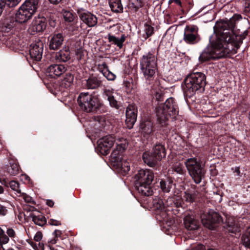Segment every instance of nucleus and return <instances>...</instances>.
<instances>
[{
    "instance_id": "11",
    "label": "nucleus",
    "mask_w": 250,
    "mask_h": 250,
    "mask_svg": "<svg viewBox=\"0 0 250 250\" xmlns=\"http://www.w3.org/2000/svg\"><path fill=\"white\" fill-rule=\"evenodd\" d=\"M185 165L194 182L196 184H199L205 174V170L202 166L201 161L198 160L196 157L189 158L185 160Z\"/></svg>"
},
{
    "instance_id": "57",
    "label": "nucleus",
    "mask_w": 250,
    "mask_h": 250,
    "mask_svg": "<svg viewBox=\"0 0 250 250\" xmlns=\"http://www.w3.org/2000/svg\"><path fill=\"white\" fill-rule=\"evenodd\" d=\"M42 238V234L41 231H38L34 236V239L36 242H40Z\"/></svg>"
},
{
    "instance_id": "4",
    "label": "nucleus",
    "mask_w": 250,
    "mask_h": 250,
    "mask_svg": "<svg viewBox=\"0 0 250 250\" xmlns=\"http://www.w3.org/2000/svg\"><path fill=\"white\" fill-rule=\"evenodd\" d=\"M77 102L81 108L86 112L101 114L107 111V107L98 95L94 93H81L78 97Z\"/></svg>"
},
{
    "instance_id": "15",
    "label": "nucleus",
    "mask_w": 250,
    "mask_h": 250,
    "mask_svg": "<svg viewBox=\"0 0 250 250\" xmlns=\"http://www.w3.org/2000/svg\"><path fill=\"white\" fill-rule=\"evenodd\" d=\"M64 35L62 33L54 32L48 37V45L51 50L60 49L64 41Z\"/></svg>"
},
{
    "instance_id": "6",
    "label": "nucleus",
    "mask_w": 250,
    "mask_h": 250,
    "mask_svg": "<svg viewBox=\"0 0 250 250\" xmlns=\"http://www.w3.org/2000/svg\"><path fill=\"white\" fill-rule=\"evenodd\" d=\"M140 69L146 82H153L158 70L157 56L155 50H151L143 55L140 60Z\"/></svg>"
},
{
    "instance_id": "60",
    "label": "nucleus",
    "mask_w": 250,
    "mask_h": 250,
    "mask_svg": "<svg viewBox=\"0 0 250 250\" xmlns=\"http://www.w3.org/2000/svg\"><path fill=\"white\" fill-rule=\"evenodd\" d=\"M7 233L10 237H14L15 236V232L12 228H9L7 230Z\"/></svg>"
},
{
    "instance_id": "28",
    "label": "nucleus",
    "mask_w": 250,
    "mask_h": 250,
    "mask_svg": "<svg viewBox=\"0 0 250 250\" xmlns=\"http://www.w3.org/2000/svg\"><path fill=\"white\" fill-rule=\"evenodd\" d=\"M173 186H174V184L171 177H167L160 180V188L164 193H169Z\"/></svg>"
},
{
    "instance_id": "38",
    "label": "nucleus",
    "mask_w": 250,
    "mask_h": 250,
    "mask_svg": "<svg viewBox=\"0 0 250 250\" xmlns=\"http://www.w3.org/2000/svg\"><path fill=\"white\" fill-rule=\"evenodd\" d=\"M197 196V194L196 191L189 190L184 192L182 199L183 201L184 200L187 203L191 204L195 202Z\"/></svg>"
},
{
    "instance_id": "43",
    "label": "nucleus",
    "mask_w": 250,
    "mask_h": 250,
    "mask_svg": "<svg viewBox=\"0 0 250 250\" xmlns=\"http://www.w3.org/2000/svg\"><path fill=\"white\" fill-rule=\"evenodd\" d=\"M67 29L69 31L71 32L73 34H77L79 29L78 20L70 22V24L68 25Z\"/></svg>"
},
{
    "instance_id": "33",
    "label": "nucleus",
    "mask_w": 250,
    "mask_h": 250,
    "mask_svg": "<svg viewBox=\"0 0 250 250\" xmlns=\"http://www.w3.org/2000/svg\"><path fill=\"white\" fill-rule=\"evenodd\" d=\"M126 36L125 34H123L120 38H117L116 37L108 34V39L109 42L116 45L120 49L122 48L123 46V43L125 42L126 39Z\"/></svg>"
},
{
    "instance_id": "23",
    "label": "nucleus",
    "mask_w": 250,
    "mask_h": 250,
    "mask_svg": "<svg viewBox=\"0 0 250 250\" xmlns=\"http://www.w3.org/2000/svg\"><path fill=\"white\" fill-rule=\"evenodd\" d=\"M169 202H170V204L171 205L169 207L171 208V210L173 214L176 215L180 213L181 209H183L184 202L182 197L177 196L171 198L169 199Z\"/></svg>"
},
{
    "instance_id": "21",
    "label": "nucleus",
    "mask_w": 250,
    "mask_h": 250,
    "mask_svg": "<svg viewBox=\"0 0 250 250\" xmlns=\"http://www.w3.org/2000/svg\"><path fill=\"white\" fill-rule=\"evenodd\" d=\"M33 15L34 14L22 4L15 14V19L19 23H24L30 20Z\"/></svg>"
},
{
    "instance_id": "54",
    "label": "nucleus",
    "mask_w": 250,
    "mask_h": 250,
    "mask_svg": "<svg viewBox=\"0 0 250 250\" xmlns=\"http://www.w3.org/2000/svg\"><path fill=\"white\" fill-rule=\"evenodd\" d=\"M9 240L8 237L5 234L0 236V243L1 245L7 244Z\"/></svg>"
},
{
    "instance_id": "26",
    "label": "nucleus",
    "mask_w": 250,
    "mask_h": 250,
    "mask_svg": "<svg viewBox=\"0 0 250 250\" xmlns=\"http://www.w3.org/2000/svg\"><path fill=\"white\" fill-rule=\"evenodd\" d=\"M151 152L161 160L166 156L165 145L160 142H157L153 145Z\"/></svg>"
},
{
    "instance_id": "35",
    "label": "nucleus",
    "mask_w": 250,
    "mask_h": 250,
    "mask_svg": "<svg viewBox=\"0 0 250 250\" xmlns=\"http://www.w3.org/2000/svg\"><path fill=\"white\" fill-rule=\"evenodd\" d=\"M4 39L5 40V44L10 48H16L20 44L19 38L15 35H9Z\"/></svg>"
},
{
    "instance_id": "41",
    "label": "nucleus",
    "mask_w": 250,
    "mask_h": 250,
    "mask_svg": "<svg viewBox=\"0 0 250 250\" xmlns=\"http://www.w3.org/2000/svg\"><path fill=\"white\" fill-rule=\"evenodd\" d=\"M144 27L145 33L143 35V37L146 40L150 37H151V36H152L153 34L154 33V27H153L151 25L149 24L147 22L145 24Z\"/></svg>"
},
{
    "instance_id": "64",
    "label": "nucleus",
    "mask_w": 250,
    "mask_h": 250,
    "mask_svg": "<svg viewBox=\"0 0 250 250\" xmlns=\"http://www.w3.org/2000/svg\"><path fill=\"white\" fill-rule=\"evenodd\" d=\"M210 174L212 176H215L218 174V171L215 168L210 169Z\"/></svg>"
},
{
    "instance_id": "31",
    "label": "nucleus",
    "mask_w": 250,
    "mask_h": 250,
    "mask_svg": "<svg viewBox=\"0 0 250 250\" xmlns=\"http://www.w3.org/2000/svg\"><path fill=\"white\" fill-rule=\"evenodd\" d=\"M9 166H8L7 170L10 175L15 176L19 173L20 167L18 162L13 159L9 161Z\"/></svg>"
},
{
    "instance_id": "24",
    "label": "nucleus",
    "mask_w": 250,
    "mask_h": 250,
    "mask_svg": "<svg viewBox=\"0 0 250 250\" xmlns=\"http://www.w3.org/2000/svg\"><path fill=\"white\" fill-rule=\"evenodd\" d=\"M127 145L126 143H121L117 144L116 148L114 149L111 154V159L113 163H115L119 160L123 159V153L126 148Z\"/></svg>"
},
{
    "instance_id": "44",
    "label": "nucleus",
    "mask_w": 250,
    "mask_h": 250,
    "mask_svg": "<svg viewBox=\"0 0 250 250\" xmlns=\"http://www.w3.org/2000/svg\"><path fill=\"white\" fill-rule=\"evenodd\" d=\"M109 103V105L112 108H114L117 110L121 109L122 107V104L121 102L118 101L114 96L111 99L108 101Z\"/></svg>"
},
{
    "instance_id": "2",
    "label": "nucleus",
    "mask_w": 250,
    "mask_h": 250,
    "mask_svg": "<svg viewBox=\"0 0 250 250\" xmlns=\"http://www.w3.org/2000/svg\"><path fill=\"white\" fill-rule=\"evenodd\" d=\"M200 218L204 226L210 230H215L221 224H224L223 227L229 232L236 234L238 229L232 219H227L226 222L224 223L220 213L213 209L203 212Z\"/></svg>"
},
{
    "instance_id": "34",
    "label": "nucleus",
    "mask_w": 250,
    "mask_h": 250,
    "mask_svg": "<svg viewBox=\"0 0 250 250\" xmlns=\"http://www.w3.org/2000/svg\"><path fill=\"white\" fill-rule=\"evenodd\" d=\"M62 14L65 22L70 23L78 20L77 14L72 10H62Z\"/></svg>"
},
{
    "instance_id": "50",
    "label": "nucleus",
    "mask_w": 250,
    "mask_h": 250,
    "mask_svg": "<svg viewBox=\"0 0 250 250\" xmlns=\"http://www.w3.org/2000/svg\"><path fill=\"white\" fill-rule=\"evenodd\" d=\"M21 194L22 196L26 203H31L34 205H36V202L32 199L31 196L24 193H22Z\"/></svg>"
},
{
    "instance_id": "10",
    "label": "nucleus",
    "mask_w": 250,
    "mask_h": 250,
    "mask_svg": "<svg viewBox=\"0 0 250 250\" xmlns=\"http://www.w3.org/2000/svg\"><path fill=\"white\" fill-rule=\"evenodd\" d=\"M242 19V16L240 15H234L229 20H227L226 21H222L218 23V26L219 27H221L223 31L225 32V34L228 35V36L231 37V38L234 39V41H238L239 42V38L242 39V43L243 41L250 34V29L245 30L240 35H236L233 32V30L235 27L236 21Z\"/></svg>"
},
{
    "instance_id": "55",
    "label": "nucleus",
    "mask_w": 250,
    "mask_h": 250,
    "mask_svg": "<svg viewBox=\"0 0 250 250\" xmlns=\"http://www.w3.org/2000/svg\"><path fill=\"white\" fill-rule=\"evenodd\" d=\"M95 121L98 122L100 124H103L105 122L104 118L102 115H97L93 117Z\"/></svg>"
},
{
    "instance_id": "20",
    "label": "nucleus",
    "mask_w": 250,
    "mask_h": 250,
    "mask_svg": "<svg viewBox=\"0 0 250 250\" xmlns=\"http://www.w3.org/2000/svg\"><path fill=\"white\" fill-rule=\"evenodd\" d=\"M43 50V43L41 41L32 43L29 49L30 58L33 61H40L42 58Z\"/></svg>"
},
{
    "instance_id": "49",
    "label": "nucleus",
    "mask_w": 250,
    "mask_h": 250,
    "mask_svg": "<svg viewBox=\"0 0 250 250\" xmlns=\"http://www.w3.org/2000/svg\"><path fill=\"white\" fill-rule=\"evenodd\" d=\"M103 76L108 81H114L116 77V75L109 70H105V72L103 73Z\"/></svg>"
},
{
    "instance_id": "19",
    "label": "nucleus",
    "mask_w": 250,
    "mask_h": 250,
    "mask_svg": "<svg viewBox=\"0 0 250 250\" xmlns=\"http://www.w3.org/2000/svg\"><path fill=\"white\" fill-rule=\"evenodd\" d=\"M102 77L97 73L90 74L84 83L87 89H98L103 85Z\"/></svg>"
},
{
    "instance_id": "27",
    "label": "nucleus",
    "mask_w": 250,
    "mask_h": 250,
    "mask_svg": "<svg viewBox=\"0 0 250 250\" xmlns=\"http://www.w3.org/2000/svg\"><path fill=\"white\" fill-rule=\"evenodd\" d=\"M184 223L185 228L189 230H196L199 227L197 221L190 214H188L184 217Z\"/></svg>"
},
{
    "instance_id": "14",
    "label": "nucleus",
    "mask_w": 250,
    "mask_h": 250,
    "mask_svg": "<svg viewBox=\"0 0 250 250\" xmlns=\"http://www.w3.org/2000/svg\"><path fill=\"white\" fill-rule=\"evenodd\" d=\"M47 26V19L43 16L35 17L28 31L31 35L42 33Z\"/></svg>"
},
{
    "instance_id": "59",
    "label": "nucleus",
    "mask_w": 250,
    "mask_h": 250,
    "mask_svg": "<svg viewBox=\"0 0 250 250\" xmlns=\"http://www.w3.org/2000/svg\"><path fill=\"white\" fill-rule=\"evenodd\" d=\"M231 170L233 171L234 173H236V175L239 177H242V173H241L240 170V167H232Z\"/></svg>"
},
{
    "instance_id": "37",
    "label": "nucleus",
    "mask_w": 250,
    "mask_h": 250,
    "mask_svg": "<svg viewBox=\"0 0 250 250\" xmlns=\"http://www.w3.org/2000/svg\"><path fill=\"white\" fill-rule=\"evenodd\" d=\"M108 2L113 12L116 13L123 12V7L121 3V0H108Z\"/></svg>"
},
{
    "instance_id": "36",
    "label": "nucleus",
    "mask_w": 250,
    "mask_h": 250,
    "mask_svg": "<svg viewBox=\"0 0 250 250\" xmlns=\"http://www.w3.org/2000/svg\"><path fill=\"white\" fill-rule=\"evenodd\" d=\"M22 4L34 15L39 6V0H26Z\"/></svg>"
},
{
    "instance_id": "32",
    "label": "nucleus",
    "mask_w": 250,
    "mask_h": 250,
    "mask_svg": "<svg viewBox=\"0 0 250 250\" xmlns=\"http://www.w3.org/2000/svg\"><path fill=\"white\" fill-rule=\"evenodd\" d=\"M14 22L9 21L8 20H5L1 26V31L5 34L7 33L8 35L3 34V36L7 37V36L11 35L14 31Z\"/></svg>"
},
{
    "instance_id": "12",
    "label": "nucleus",
    "mask_w": 250,
    "mask_h": 250,
    "mask_svg": "<svg viewBox=\"0 0 250 250\" xmlns=\"http://www.w3.org/2000/svg\"><path fill=\"white\" fill-rule=\"evenodd\" d=\"M198 27L196 25L189 24L186 25L184 30L183 40L188 44L193 45L198 43L201 41L198 33Z\"/></svg>"
},
{
    "instance_id": "25",
    "label": "nucleus",
    "mask_w": 250,
    "mask_h": 250,
    "mask_svg": "<svg viewBox=\"0 0 250 250\" xmlns=\"http://www.w3.org/2000/svg\"><path fill=\"white\" fill-rule=\"evenodd\" d=\"M114 166L123 175H126L130 169L129 163L123 158L114 163Z\"/></svg>"
},
{
    "instance_id": "9",
    "label": "nucleus",
    "mask_w": 250,
    "mask_h": 250,
    "mask_svg": "<svg viewBox=\"0 0 250 250\" xmlns=\"http://www.w3.org/2000/svg\"><path fill=\"white\" fill-rule=\"evenodd\" d=\"M67 68L64 64H53L48 67L46 70V74L50 78H56L65 74L63 79L60 82L62 88H68L72 84L74 75L70 72H66Z\"/></svg>"
},
{
    "instance_id": "30",
    "label": "nucleus",
    "mask_w": 250,
    "mask_h": 250,
    "mask_svg": "<svg viewBox=\"0 0 250 250\" xmlns=\"http://www.w3.org/2000/svg\"><path fill=\"white\" fill-rule=\"evenodd\" d=\"M56 59L60 62H66L70 59V52L68 47L61 50L56 55Z\"/></svg>"
},
{
    "instance_id": "5",
    "label": "nucleus",
    "mask_w": 250,
    "mask_h": 250,
    "mask_svg": "<svg viewBox=\"0 0 250 250\" xmlns=\"http://www.w3.org/2000/svg\"><path fill=\"white\" fill-rule=\"evenodd\" d=\"M154 175L152 170L141 169L134 175L135 188L141 195L149 196L153 194L151 184Z\"/></svg>"
},
{
    "instance_id": "61",
    "label": "nucleus",
    "mask_w": 250,
    "mask_h": 250,
    "mask_svg": "<svg viewBox=\"0 0 250 250\" xmlns=\"http://www.w3.org/2000/svg\"><path fill=\"white\" fill-rule=\"evenodd\" d=\"M24 209L27 211H33L37 210V208L34 206L26 205L24 207Z\"/></svg>"
},
{
    "instance_id": "47",
    "label": "nucleus",
    "mask_w": 250,
    "mask_h": 250,
    "mask_svg": "<svg viewBox=\"0 0 250 250\" xmlns=\"http://www.w3.org/2000/svg\"><path fill=\"white\" fill-rule=\"evenodd\" d=\"M62 234V232L61 230L59 229H56L53 233V235L54 236V239H51L49 243H50L52 244H55L57 243L58 240V238L59 237H61Z\"/></svg>"
},
{
    "instance_id": "58",
    "label": "nucleus",
    "mask_w": 250,
    "mask_h": 250,
    "mask_svg": "<svg viewBox=\"0 0 250 250\" xmlns=\"http://www.w3.org/2000/svg\"><path fill=\"white\" fill-rule=\"evenodd\" d=\"M7 213V209L6 208L3 206L0 205V215L5 216Z\"/></svg>"
},
{
    "instance_id": "39",
    "label": "nucleus",
    "mask_w": 250,
    "mask_h": 250,
    "mask_svg": "<svg viewBox=\"0 0 250 250\" xmlns=\"http://www.w3.org/2000/svg\"><path fill=\"white\" fill-rule=\"evenodd\" d=\"M243 245L247 250H250V227H248L241 237Z\"/></svg>"
},
{
    "instance_id": "53",
    "label": "nucleus",
    "mask_w": 250,
    "mask_h": 250,
    "mask_svg": "<svg viewBox=\"0 0 250 250\" xmlns=\"http://www.w3.org/2000/svg\"><path fill=\"white\" fill-rule=\"evenodd\" d=\"M103 94L104 95L107 97V101L114 97L113 89L110 90L109 89H105L104 91Z\"/></svg>"
},
{
    "instance_id": "7",
    "label": "nucleus",
    "mask_w": 250,
    "mask_h": 250,
    "mask_svg": "<svg viewBox=\"0 0 250 250\" xmlns=\"http://www.w3.org/2000/svg\"><path fill=\"white\" fill-rule=\"evenodd\" d=\"M179 112L177 103L173 97L168 98L164 103L155 108L156 116L162 125H168V119L174 118Z\"/></svg>"
},
{
    "instance_id": "18",
    "label": "nucleus",
    "mask_w": 250,
    "mask_h": 250,
    "mask_svg": "<svg viewBox=\"0 0 250 250\" xmlns=\"http://www.w3.org/2000/svg\"><path fill=\"white\" fill-rule=\"evenodd\" d=\"M77 13L80 20L89 27H93L97 25L98 19L93 13L83 9H78Z\"/></svg>"
},
{
    "instance_id": "8",
    "label": "nucleus",
    "mask_w": 250,
    "mask_h": 250,
    "mask_svg": "<svg viewBox=\"0 0 250 250\" xmlns=\"http://www.w3.org/2000/svg\"><path fill=\"white\" fill-rule=\"evenodd\" d=\"M157 119V118L156 117ZM140 130L143 136L144 140L146 144L152 145L154 143V132L156 130H160L163 134L167 135L169 131V127L167 125H162L157 120L155 124L149 119L143 120L140 123Z\"/></svg>"
},
{
    "instance_id": "40",
    "label": "nucleus",
    "mask_w": 250,
    "mask_h": 250,
    "mask_svg": "<svg viewBox=\"0 0 250 250\" xmlns=\"http://www.w3.org/2000/svg\"><path fill=\"white\" fill-rule=\"evenodd\" d=\"M30 216L32 218V221L37 225L43 226L46 224V219L42 214L36 215L33 213H31Z\"/></svg>"
},
{
    "instance_id": "62",
    "label": "nucleus",
    "mask_w": 250,
    "mask_h": 250,
    "mask_svg": "<svg viewBox=\"0 0 250 250\" xmlns=\"http://www.w3.org/2000/svg\"><path fill=\"white\" fill-rule=\"evenodd\" d=\"M0 182L1 184L5 187L7 188L9 187V184L10 183V181L6 179H0Z\"/></svg>"
},
{
    "instance_id": "3",
    "label": "nucleus",
    "mask_w": 250,
    "mask_h": 250,
    "mask_svg": "<svg viewBox=\"0 0 250 250\" xmlns=\"http://www.w3.org/2000/svg\"><path fill=\"white\" fill-rule=\"evenodd\" d=\"M182 84L184 96L191 98L196 92H203L207 84L206 76L202 72H195L188 75Z\"/></svg>"
},
{
    "instance_id": "29",
    "label": "nucleus",
    "mask_w": 250,
    "mask_h": 250,
    "mask_svg": "<svg viewBox=\"0 0 250 250\" xmlns=\"http://www.w3.org/2000/svg\"><path fill=\"white\" fill-rule=\"evenodd\" d=\"M165 99V92L161 90H157L152 94V103L154 106L158 107L163 102Z\"/></svg>"
},
{
    "instance_id": "17",
    "label": "nucleus",
    "mask_w": 250,
    "mask_h": 250,
    "mask_svg": "<svg viewBox=\"0 0 250 250\" xmlns=\"http://www.w3.org/2000/svg\"><path fill=\"white\" fill-rule=\"evenodd\" d=\"M138 115V107L134 104H129L125 111V124L129 129L133 128L136 122Z\"/></svg>"
},
{
    "instance_id": "42",
    "label": "nucleus",
    "mask_w": 250,
    "mask_h": 250,
    "mask_svg": "<svg viewBox=\"0 0 250 250\" xmlns=\"http://www.w3.org/2000/svg\"><path fill=\"white\" fill-rule=\"evenodd\" d=\"M173 171L177 174L185 176L186 174V170L183 165L180 163H176L172 166Z\"/></svg>"
},
{
    "instance_id": "45",
    "label": "nucleus",
    "mask_w": 250,
    "mask_h": 250,
    "mask_svg": "<svg viewBox=\"0 0 250 250\" xmlns=\"http://www.w3.org/2000/svg\"><path fill=\"white\" fill-rule=\"evenodd\" d=\"M47 22H48L49 25L52 27H55L56 26L57 17L54 14H50L47 18Z\"/></svg>"
},
{
    "instance_id": "46",
    "label": "nucleus",
    "mask_w": 250,
    "mask_h": 250,
    "mask_svg": "<svg viewBox=\"0 0 250 250\" xmlns=\"http://www.w3.org/2000/svg\"><path fill=\"white\" fill-rule=\"evenodd\" d=\"M21 0H4L5 2V7L9 8H13L17 6Z\"/></svg>"
},
{
    "instance_id": "63",
    "label": "nucleus",
    "mask_w": 250,
    "mask_h": 250,
    "mask_svg": "<svg viewBox=\"0 0 250 250\" xmlns=\"http://www.w3.org/2000/svg\"><path fill=\"white\" fill-rule=\"evenodd\" d=\"M242 1H245L246 10L248 11H250V0H242Z\"/></svg>"
},
{
    "instance_id": "22",
    "label": "nucleus",
    "mask_w": 250,
    "mask_h": 250,
    "mask_svg": "<svg viewBox=\"0 0 250 250\" xmlns=\"http://www.w3.org/2000/svg\"><path fill=\"white\" fill-rule=\"evenodd\" d=\"M142 159L146 164L152 167L157 166L159 162L161 161L151 151L149 150H146L143 153Z\"/></svg>"
},
{
    "instance_id": "51",
    "label": "nucleus",
    "mask_w": 250,
    "mask_h": 250,
    "mask_svg": "<svg viewBox=\"0 0 250 250\" xmlns=\"http://www.w3.org/2000/svg\"><path fill=\"white\" fill-rule=\"evenodd\" d=\"M76 56L78 60H81L83 58L84 52L83 49L80 47L76 50Z\"/></svg>"
},
{
    "instance_id": "56",
    "label": "nucleus",
    "mask_w": 250,
    "mask_h": 250,
    "mask_svg": "<svg viewBox=\"0 0 250 250\" xmlns=\"http://www.w3.org/2000/svg\"><path fill=\"white\" fill-rule=\"evenodd\" d=\"M48 224L52 226H60L61 225V222L60 221L55 220L53 219H50L48 220Z\"/></svg>"
},
{
    "instance_id": "52",
    "label": "nucleus",
    "mask_w": 250,
    "mask_h": 250,
    "mask_svg": "<svg viewBox=\"0 0 250 250\" xmlns=\"http://www.w3.org/2000/svg\"><path fill=\"white\" fill-rule=\"evenodd\" d=\"M39 244H37L32 241L30 245L32 246L33 248L35 250H44V244L42 243L39 242Z\"/></svg>"
},
{
    "instance_id": "16",
    "label": "nucleus",
    "mask_w": 250,
    "mask_h": 250,
    "mask_svg": "<svg viewBox=\"0 0 250 250\" xmlns=\"http://www.w3.org/2000/svg\"><path fill=\"white\" fill-rule=\"evenodd\" d=\"M150 208L154 210L157 215L165 219L168 215L163 199L161 197L155 196L152 198V201L150 202Z\"/></svg>"
},
{
    "instance_id": "1",
    "label": "nucleus",
    "mask_w": 250,
    "mask_h": 250,
    "mask_svg": "<svg viewBox=\"0 0 250 250\" xmlns=\"http://www.w3.org/2000/svg\"><path fill=\"white\" fill-rule=\"evenodd\" d=\"M217 30H214L216 38L209 39V43L202 51L199 57V61L203 63L210 60H217L221 58L230 57L237 52L242 44L241 39L239 42L232 40L231 37L225 34V32L217 24Z\"/></svg>"
},
{
    "instance_id": "13",
    "label": "nucleus",
    "mask_w": 250,
    "mask_h": 250,
    "mask_svg": "<svg viewBox=\"0 0 250 250\" xmlns=\"http://www.w3.org/2000/svg\"><path fill=\"white\" fill-rule=\"evenodd\" d=\"M115 141L114 135H107L99 139L97 141V149L103 155H107Z\"/></svg>"
},
{
    "instance_id": "48",
    "label": "nucleus",
    "mask_w": 250,
    "mask_h": 250,
    "mask_svg": "<svg viewBox=\"0 0 250 250\" xmlns=\"http://www.w3.org/2000/svg\"><path fill=\"white\" fill-rule=\"evenodd\" d=\"M9 185V187H10L12 189L16 191L18 193H21V190L19 189L20 184L18 182L15 181H10Z\"/></svg>"
}]
</instances>
